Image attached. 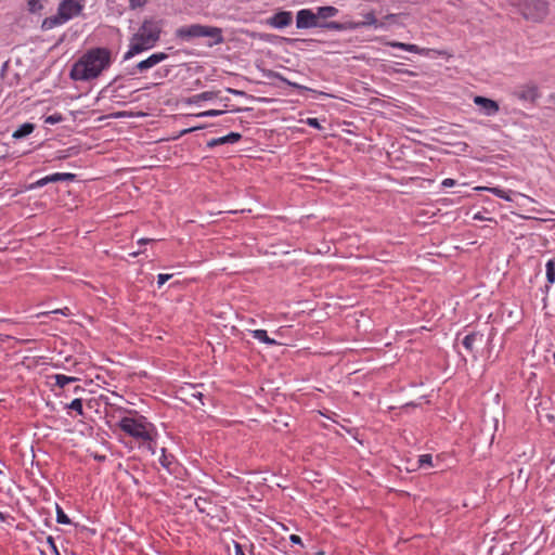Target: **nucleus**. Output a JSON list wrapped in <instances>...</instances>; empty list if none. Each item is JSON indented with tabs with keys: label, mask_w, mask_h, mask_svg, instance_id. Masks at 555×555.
I'll return each mask as SVG.
<instances>
[{
	"label": "nucleus",
	"mask_w": 555,
	"mask_h": 555,
	"mask_svg": "<svg viewBox=\"0 0 555 555\" xmlns=\"http://www.w3.org/2000/svg\"><path fill=\"white\" fill-rule=\"evenodd\" d=\"M111 64V51L107 48H93L87 51L72 67L73 80L96 78Z\"/></svg>",
	"instance_id": "obj_1"
},
{
	"label": "nucleus",
	"mask_w": 555,
	"mask_h": 555,
	"mask_svg": "<svg viewBox=\"0 0 555 555\" xmlns=\"http://www.w3.org/2000/svg\"><path fill=\"white\" fill-rule=\"evenodd\" d=\"M118 426L124 433L134 438L140 444H146L147 448L154 452L151 443L156 435L155 427L152 423L147 422L144 416H125L119 421Z\"/></svg>",
	"instance_id": "obj_2"
},
{
	"label": "nucleus",
	"mask_w": 555,
	"mask_h": 555,
	"mask_svg": "<svg viewBox=\"0 0 555 555\" xmlns=\"http://www.w3.org/2000/svg\"><path fill=\"white\" fill-rule=\"evenodd\" d=\"M175 36L176 38L184 41H190L199 37H209L214 39V41L209 43L210 47L214 44H221L224 41L221 28L202 24L181 26L176 29Z\"/></svg>",
	"instance_id": "obj_3"
},
{
	"label": "nucleus",
	"mask_w": 555,
	"mask_h": 555,
	"mask_svg": "<svg viewBox=\"0 0 555 555\" xmlns=\"http://www.w3.org/2000/svg\"><path fill=\"white\" fill-rule=\"evenodd\" d=\"M547 0H518L513 7L526 21L540 23L548 14Z\"/></svg>",
	"instance_id": "obj_4"
},
{
	"label": "nucleus",
	"mask_w": 555,
	"mask_h": 555,
	"mask_svg": "<svg viewBox=\"0 0 555 555\" xmlns=\"http://www.w3.org/2000/svg\"><path fill=\"white\" fill-rule=\"evenodd\" d=\"M164 21L160 18L150 17L145 18L138 33L142 34L151 43L156 44L160 38Z\"/></svg>",
	"instance_id": "obj_5"
},
{
	"label": "nucleus",
	"mask_w": 555,
	"mask_h": 555,
	"mask_svg": "<svg viewBox=\"0 0 555 555\" xmlns=\"http://www.w3.org/2000/svg\"><path fill=\"white\" fill-rule=\"evenodd\" d=\"M153 47H155V44L151 43L145 37L142 36V34L137 31L130 39L129 50L125 53L124 60H130L134 55L145 50L152 49Z\"/></svg>",
	"instance_id": "obj_6"
},
{
	"label": "nucleus",
	"mask_w": 555,
	"mask_h": 555,
	"mask_svg": "<svg viewBox=\"0 0 555 555\" xmlns=\"http://www.w3.org/2000/svg\"><path fill=\"white\" fill-rule=\"evenodd\" d=\"M322 21L318 20L317 13L311 9H301L296 13V27L298 29L321 28Z\"/></svg>",
	"instance_id": "obj_7"
},
{
	"label": "nucleus",
	"mask_w": 555,
	"mask_h": 555,
	"mask_svg": "<svg viewBox=\"0 0 555 555\" xmlns=\"http://www.w3.org/2000/svg\"><path fill=\"white\" fill-rule=\"evenodd\" d=\"M168 59V54L165 52H156L151 54L147 59L139 62L131 69H129V75H137L138 73H143L159 64L160 62Z\"/></svg>",
	"instance_id": "obj_8"
},
{
	"label": "nucleus",
	"mask_w": 555,
	"mask_h": 555,
	"mask_svg": "<svg viewBox=\"0 0 555 555\" xmlns=\"http://www.w3.org/2000/svg\"><path fill=\"white\" fill-rule=\"evenodd\" d=\"M82 9L83 5L77 0H63L57 7V12L63 21L67 22L73 17L78 16Z\"/></svg>",
	"instance_id": "obj_9"
},
{
	"label": "nucleus",
	"mask_w": 555,
	"mask_h": 555,
	"mask_svg": "<svg viewBox=\"0 0 555 555\" xmlns=\"http://www.w3.org/2000/svg\"><path fill=\"white\" fill-rule=\"evenodd\" d=\"M76 175L70 172H55L49 176H46L38 181L30 184L29 189H37L47 185L48 183L59 182V181H74Z\"/></svg>",
	"instance_id": "obj_10"
},
{
	"label": "nucleus",
	"mask_w": 555,
	"mask_h": 555,
	"mask_svg": "<svg viewBox=\"0 0 555 555\" xmlns=\"http://www.w3.org/2000/svg\"><path fill=\"white\" fill-rule=\"evenodd\" d=\"M292 22L293 13L291 11H279L267 21L268 25L276 29H283L289 26Z\"/></svg>",
	"instance_id": "obj_11"
},
{
	"label": "nucleus",
	"mask_w": 555,
	"mask_h": 555,
	"mask_svg": "<svg viewBox=\"0 0 555 555\" xmlns=\"http://www.w3.org/2000/svg\"><path fill=\"white\" fill-rule=\"evenodd\" d=\"M514 94L517 100L525 102H534L540 96L537 86L521 87L520 89L516 90Z\"/></svg>",
	"instance_id": "obj_12"
},
{
	"label": "nucleus",
	"mask_w": 555,
	"mask_h": 555,
	"mask_svg": "<svg viewBox=\"0 0 555 555\" xmlns=\"http://www.w3.org/2000/svg\"><path fill=\"white\" fill-rule=\"evenodd\" d=\"M364 20L361 22H353L354 29L374 26L375 28H385V22H380L376 18L374 11H370L363 14Z\"/></svg>",
	"instance_id": "obj_13"
},
{
	"label": "nucleus",
	"mask_w": 555,
	"mask_h": 555,
	"mask_svg": "<svg viewBox=\"0 0 555 555\" xmlns=\"http://www.w3.org/2000/svg\"><path fill=\"white\" fill-rule=\"evenodd\" d=\"M387 44L392 48H398V49H401L404 51H409V52H413V53L426 55V56L429 55V53L434 51L431 49L420 48L416 44L404 43V42H399V41H390Z\"/></svg>",
	"instance_id": "obj_14"
},
{
	"label": "nucleus",
	"mask_w": 555,
	"mask_h": 555,
	"mask_svg": "<svg viewBox=\"0 0 555 555\" xmlns=\"http://www.w3.org/2000/svg\"><path fill=\"white\" fill-rule=\"evenodd\" d=\"M242 135L238 132H231L224 137L214 138L207 142L208 147H215L221 144H233L241 140Z\"/></svg>",
	"instance_id": "obj_15"
},
{
	"label": "nucleus",
	"mask_w": 555,
	"mask_h": 555,
	"mask_svg": "<svg viewBox=\"0 0 555 555\" xmlns=\"http://www.w3.org/2000/svg\"><path fill=\"white\" fill-rule=\"evenodd\" d=\"M321 28L328 29V30H337V31L354 29L352 21L344 22V23L335 22V21H322Z\"/></svg>",
	"instance_id": "obj_16"
},
{
	"label": "nucleus",
	"mask_w": 555,
	"mask_h": 555,
	"mask_svg": "<svg viewBox=\"0 0 555 555\" xmlns=\"http://www.w3.org/2000/svg\"><path fill=\"white\" fill-rule=\"evenodd\" d=\"M338 12V9L333 5H324L317 8L315 13L319 21H326L327 18L336 16Z\"/></svg>",
	"instance_id": "obj_17"
},
{
	"label": "nucleus",
	"mask_w": 555,
	"mask_h": 555,
	"mask_svg": "<svg viewBox=\"0 0 555 555\" xmlns=\"http://www.w3.org/2000/svg\"><path fill=\"white\" fill-rule=\"evenodd\" d=\"M215 99L222 101V98H218L216 93L206 91L192 98L185 99L184 104H197L201 101H212Z\"/></svg>",
	"instance_id": "obj_18"
},
{
	"label": "nucleus",
	"mask_w": 555,
	"mask_h": 555,
	"mask_svg": "<svg viewBox=\"0 0 555 555\" xmlns=\"http://www.w3.org/2000/svg\"><path fill=\"white\" fill-rule=\"evenodd\" d=\"M66 23L65 21H63V18L61 17L60 13L56 12L55 15H52V16H49V17H46L43 21H42V24H41V28L43 30H50L59 25H62Z\"/></svg>",
	"instance_id": "obj_19"
},
{
	"label": "nucleus",
	"mask_w": 555,
	"mask_h": 555,
	"mask_svg": "<svg viewBox=\"0 0 555 555\" xmlns=\"http://www.w3.org/2000/svg\"><path fill=\"white\" fill-rule=\"evenodd\" d=\"M34 130H35L34 124L25 122L12 133V138L16 139V140L23 139V138L29 135L30 133H33Z\"/></svg>",
	"instance_id": "obj_20"
},
{
	"label": "nucleus",
	"mask_w": 555,
	"mask_h": 555,
	"mask_svg": "<svg viewBox=\"0 0 555 555\" xmlns=\"http://www.w3.org/2000/svg\"><path fill=\"white\" fill-rule=\"evenodd\" d=\"M488 192H491L493 194H495L496 196L505 199V201H512V197L511 195H519V193H515L513 191H505V190H502V189H499V188H489L488 186ZM520 196H522V194H520ZM525 198L529 199V201H533L532 198H530L529 196H526L524 195Z\"/></svg>",
	"instance_id": "obj_21"
},
{
	"label": "nucleus",
	"mask_w": 555,
	"mask_h": 555,
	"mask_svg": "<svg viewBox=\"0 0 555 555\" xmlns=\"http://www.w3.org/2000/svg\"><path fill=\"white\" fill-rule=\"evenodd\" d=\"M251 335L255 339L261 341V343H264L267 345H276V340L270 338L267 334V331L264 330H255V331H251Z\"/></svg>",
	"instance_id": "obj_22"
},
{
	"label": "nucleus",
	"mask_w": 555,
	"mask_h": 555,
	"mask_svg": "<svg viewBox=\"0 0 555 555\" xmlns=\"http://www.w3.org/2000/svg\"><path fill=\"white\" fill-rule=\"evenodd\" d=\"M476 340H479L481 343L482 335L481 334H469L466 335L463 339V346L466 348V350L472 351L474 348V343Z\"/></svg>",
	"instance_id": "obj_23"
},
{
	"label": "nucleus",
	"mask_w": 555,
	"mask_h": 555,
	"mask_svg": "<svg viewBox=\"0 0 555 555\" xmlns=\"http://www.w3.org/2000/svg\"><path fill=\"white\" fill-rule=\"evenodd\" d=\"M75 380H77L76 377L66 376L63 374L55 375V385L61 388L65 387L66 385L70 384V383H74Z\"/></svg>",
	"instance_id": "obj_24"
},
{
	"label": "nucleus",
	"mask_w": 555,
	"mask_h": 555,
	"mask_svg": "<svg viewBox=\"0 0 555 555\" xmlns=\"http://www.w3.org/2000/svg\"><path fill=\"white\" fill-rule=\"evenodd\" d=\"M546 280L550 284L555 282V260L546 262Z\"/></svg>",
	"instance_id": "obj_25"
},
{
	"label": "nucleus",
	"mask_w": 555,
	"mask_h": 555,
	"mask_svg": "<svg viewBox=\"0 0 555 555\" xmlns=\"http://www.w3.org/2000/svg\"><path fill=\"white\" fill-rule=\"evenodd\" d=\"M56 521L63 525L70 524V519L59 505H56Z\"/></svg>",
	"instance_id": "obj_26"
},
{
	"label": "nucleus",
	"mask_w": 555,
	"mask_h": 555,
	"mask_svg": "<svg viewBox=\"0 0 555 555\" xmlns=\"http://www.w3.org/2000/svg\"><path fill=\"white\" fill-rule=\"evenodd\" d=\"M418 465L420 467H425V466H433V456L431 454H422L420 457H418Z\"/></svg>",
	"instance_id": "obj_27"
},
{
	"label": "nucleus",
	"mask_w": 555,
	"mask_h": 555,
	"mask_svg": "<svg viewBox=\"0 0 555 555\" xmlns=\"http://www.w3.org/2000/svg\"><path fill=\"white\" fill-rule=\"evenodd\" d=\"M68 409L76 411L78 414L82 415V400L81 399H74L69 404Z\"/></svg>",
	"instance_id": "obj_28"
},
{
	"label": "nucleus",
	"mask_w": 555,
	"mask_h": 555,
	"mask_svg": "<svg viewBox=\"0 0 555 555\" xmlns=\"http://www.w3.org/2000/svg\"><path fill=\"white\" fill-rule=\"evenodd\" d=\"M145 115L144 113H134V112H126V111H121V112H116V113H112L111 116L115 117V118H120V117H132V116H143Z\"/></svg>",
	"instance_id": "obj_29"
},
{
	"label": "nucleus",
	"mask_w": 555,
	"mask_h": 555,
	"mask_svg": "<svg viewBox=\"0 0 555 555\" xmlns=\"http://www.w3.org/2000/svg\"><path fill=\"white\" fill-rule=\"evenodd\" d=\"M223 113H224V111L209 109V111H205V112L198 113L195 116L196 117H212V116L222 115Z\"/></svg>",
	"instance_id": "obj_30"
},
{
	"label": "nucleus",
	"mask_w": 555,
	"mask_h": 555,
	"mask_svg": "<svg viewBox=\"0 0 555 555\" xmlns=\"http://www.w3.org/2000/svg\"><path fill=\"white\" fill-rule=\"evenodd\" d=\"M63 119L64 118L61 114L55 113V114H52V115L46 117L44 122L50 124V125H55L57 122H61Z\"/></svg>",
	"instance_id": "obj_31"
},
{
	"label": "nucleus",
	"mask_w": 555,
	"mask_h": 555,
	"mask_svg": "<svg viewBox=\"0 0 555 555\" xmlns=\"http://www.w3.org/2000/svg\"><path fill=\"white\" fill-rule=\"evenodd\" d=\"M398 17L399 15L398 14H395V13H389L387 15L384 16L383 21L382 22H385V26L387 24H395L398 22Z\"/></svg>",
	"instance_id": "obj_32"
},
{
	"label": "nucleus",
	"mask_w": 555,
	"mask_h": 555,
	"mask_svg": "<svg viewBox=\"0 0 555 555\" xmlns=\"http://www.w3.org/2000/svg\"><path fill=\"white\" fill-rule=\"evenodd\" d=\"M146 2L147 0H129V8L131 10L143 8L146 4Z\"/></svg>",
	"instance_id": "obj_33"
},
{
	"label": "nucleus",
	"mask_w": 555,
	"mask_h": 555,
	"mask_svg": "<svg viewBox=\"0 0 555 555\" xmlns=\"http://www.w3.org/2000/svg\"><path fill=\"white\" fill-rule=\"evenodd\" d=\"M172 274L160 273L157 275V284L158 287H162L169 279H171Z\"/></svg>",
	"instance_id": "obj_34"
},
{
	"label": "nucleus",
	"mask_w": 555,
	"mask_h": 555,
	"mask_svg": "<svg viewBox=\"0 0 555 555\" xmlns=\"http://www.w3.org/2000/svg\"><path fill=\"white\" fill-rule=\"evenodd\" d=\"M171 460H172V457L167 456V455L165 454V450L163 449V455H162V457H160V464H162L165 468L169 469L170 464H171V462H172Z\"/></svg>",
	"instance_id": "obj_35"
},
{
	"label": "nucleus",
	"mask_w": 555,
	"mask_h": 555,
	"mask_svg": "<svg viewBox=\"0 0 555 555\" xmlns=\"http://www.w3.org/2000/svg\"><path fill=\"white\" fill-rule=\"evenodd\" d=\"M306 124L319 130L323 129L318 118H307Z\"/></svg>",
	"instance_id": "obj_36"
},
{
	"label": "nucleus",
	"mask_w": 555,
	"mask_h": 555,
	"mask_svg": "<svg viewBox=\"0 0 555 555\" xmlns=\"http://www.w3.org/2000/svg\"><path fill=\"white\" fill-rule=\"evenodd\" d=\"M205 127H206V125H194V126H192V127H190V128H188V129L182 130V131L180 132V134H181V135H183V134H186V133L193 132V131H195V130H197V129H203V128H205Z\"/></svg>",
	"instance_id": "obj_37"
},
{
	"label": "nucleus",
	"mask_w": 555,
	"mask_h": 555,
	"mask_svg": "<svg viewBox=\"0 0 555 555\" xmlns=\"http://www.w3.org/2000/svg\"><path fill=\"white\" fill-rule=\"evenodd\" d=\"M283 40H285L287 43L289 44H294L296 42H308V41H312L311 39H300V38H283Z\"/></svg>",
	"instance_id": "obj_38"
},
{
	"label": "nucleus",
	"mask_w": 555,
	"mask_h": 555,
	"mask_svg": "<svg viewBox=\"0 0 555 555\" xmlns=\"http://www.w3.org/2000/svg\"><path fill=\"white\" fill-rule=\"evenodd\" d=\"M456 184V181L451 179V178H447L444 179L442 182H441V185L443 188H452Z\"/></svg>",
	"instance_id": "obj_39"
},
{
	"label": "nucleus",
	"mask_w": 555,
	"mask_h": 555,
	"mask_svg": "<svg viewBox=\"0 0 555 555\" xmlns=\"http://www.w3.org/2000/svg\"><path fill=\"white\" fill-rule=\"evenodd\" d=\"M289 540H291V542H292L293 544L302 545V540H301V538H300L299 535H297V534H292V535L289 537Z\"/></svg>",
	"instance_id": "obj_40"
},
{
	"label": "nucleus",
	"mask_w": 555,
	"mask_h": 555,
	"mask_svg": "<svg viewBox=\"0 0 555 555\" xmlns=\"http://www.w3.org/2000/svg\"><path fill=\"white\" fill-rule=\"evenodd\" d=\"M52 312L53 313H61V314L66 315V317L72 314L69 308H67V307H65L63 309H56V310H54Z\"/></svg>",
	"instance_id": "obj_41"
},
{
	"label": "nucleus",
	"mask_w": 555,
	"mask_h": 555,
	"mask_svg": "<svg viewBox=\"0 0 555 555\" xmlns=\"http://www.w3.org/2000/svg\"><path fill=\"white\" fill-rule=\"evenodd\" d=\"M234 551L235 555H245L242 545L237 542L234 543Z\"/></svg>",
	"instance_id": "obj_42"
},
{
	"label": "nucleus",
	"mask_w": 555,
	"mask_h": 555,
	"mask_svg": "<svg viewBox=\"0 0 555 555\" xmlns=\"http://www.w3.org/2000/svg\"><path fill=\"white\" fill-rule=\"evenodd\" d=\"M475 104H486V96L477 95L474 98Z\"/></svg>",
	"instance_id": "obj_43"
},
{
	"label": "nucleus",
	"mask_w": 555,
	"mask_h": 555,
	"mask_svg": "<svg viewBox=\"0 0 555 555\" xmlns=\"http://www.w3.org/2000/svg\"><path fill=\"white\" fill-rule=\"evenodd\" d=\"M370 104H371V105H374V104H386V101L380 100V99H378V98H373V99L370 101Z\"/></svg>",
	"instance_id": "obj_44"
},
{
	"label": "nucleus",
	"mask_w": 555,
	"mask_h": 555,
	"mask_svg": "<svg viewBox=\"0 0 555 555\" xmlns=\"http://www.w3.org/2000/svg\"><path fill=\"white\" fill-rule=\"evenodd\" d=\"M499 111V106L488 105V115L494 114Z\"/></svg>",
	"instance_id": "obj_45"
},
{
	"label": "nucleus",
	"mask_w": 555,
	"mask_h": 555,
	"mask_svg": "<svg viewBox=\"0 0 555 555\" xmlns=\"http://www.w3.org/2000/svg\"><path fill=\"white\" fill-rule=\"evenodd\" d=\"M36 3L37 1L36 0H29L28 1V5H29V10L35 12L36 11Z\"/></svg>",
	"instance_id": "obj_46"
},
{
	"label": "nucleus",
	"mask_w": 555,
	"mask_h": 555,
	"mask_svg": "<svg viewBox=\"0 0 555 555\" xmlns=\"http://www.w3.org/2000/svg\"><path fill=\"white\" fill-rule=\"evenodd\" d=\"M153 241H154V240H151V238H140V240L138 241V244H146V243H149V242H153Z\"/></svg>",
	"instance_id": "obj_47"
},
{
	"label": "nucleus",
	"mask_w": 555,
	"mask_h": 555,
	"mask_svg": "<svg viewBox=\"0 0 555 555\" xmlns=\"http://www.w3.org/2000/svg\"><path fill=\"white\" fill-rule=\"evenodd\" d=\"M488 104H499V102L493 99L488 98Z\"/></svg>",
	"instance_id": "obj_48"
},
{
	"label": "nucleus",
	"mask_w": 555,
	"mask_h": 555,
	"mask_svg": "<svg viewBox=\"0 0 555 555\" xmlns=\"http://www.w3.org/2000/svg\"><path fill=\"white\" fill-rule=\"evenodd\" d=\"M229 91L233 92V93H236V94H243V92H240V91H233V90H230V89H229Z\"/></svg>",
	"instance_id": "obj_49"
},
{
	"label": "nucleus",
	"mask_w": 555,
	"mask_h": 555,
	"mask_svg": "<svg viewBox=\"0 0 555 555\" xmlns=\"http://www.w3.org/2000/svg\"><path fill=\"white\" fill-rule=\"evenodd\" d=\"M116 104L121 105V104H127V103L122 102V101H117Z\"/></svg>",
	"instance_id": "obj_50"
},
{
	"label": "nucleus",
	"mask_w": 555,
	"mask_h": 555,
	"mask_svg": "<svg viewBox=\"0 0 555 555\" xmlns=\"http://www.w3.org/2000/svg\"><path fill=\"white\" fill-rule=\"evenodd\" d=\"M29 340H25V339H22V340H17V343H28Z\"/></svg>",
	"instance_id": "obj_51"
},
{
	"label": "nucleus",
	"mask_w": 555,
	"mask_h": 555,
	"mask_svg": "<svg viewBox=\"0 0 555 555\" xmlns=\"http://www.w3.org/2000/svg\"><path fill=\"white\" fill-rule=\"evenodd\" d=\"M498 424H499V421L495 420V430L498 429Z\"/></svg>",
	"instance_id": "obj_52"
},
{
	"label": "nucleus",
	"mask_w": 555,
	"mask_h": 555,
	"mask_svg": "<svg viewBox=\"0 0 555 555\" xmlns=\"http://www.w3.org/2000/svg\"><path fill=\"white\" fill-rule=\"evenodd\" d=\"M0 518H2V513H0Z\"/></svg>",
	"instance_id": "obj_53"
}]
</instances>
